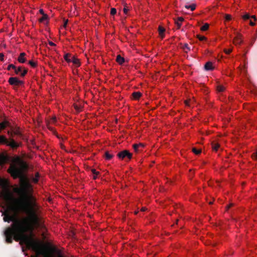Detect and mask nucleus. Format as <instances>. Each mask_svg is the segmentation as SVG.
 I'll list each match as a JSON object with an SVG mask.
<instances>
[{
  "instance_id": "obj_49",
  "label": "nucleus",
  "mask_w": 257,
  "mask_h": 257,
  "mask_svg": "<svg viewBox=\"0 0 257 257\" xmlns=\"http://www.w3.org/2000/svg\"><path fill=\"white\" fill-rule=\"evenodd\" d=\"M48 127L49 130H52L53 128L49 126V124H48Z\"/></svg>"
},
{
  "instance_id": "obj_48",
  "label": "nucleus",
  "mask_w": 257,
  "mask_h": 257,
  "mask_svg": "<svg viewBox=\"0 0 257 257\" xmlns=\"http://www.w3.org/2000/svg\"><path fill=\"white\" fill-rule=\"evenodd\" d=\"M15 134H16L17 135H20V133L19 131H16L15 132Z\"/></svg>"
},
{
  "instance_id": "obj_13",
  "label": "nucleus",
  "mask_w": 257,
  "mask_h": 257,
  "mask_svg": "<svg viewBox=\"0 0 257 257\" xmlns=\"http://www.w3.org/2000/svg\"><path fill=\"white\" fill-rule=\"evenodd\" d=\"M71 62L74 64L76 67H79L80 65V63L79 60L74 56L71 57Z\"/></svg>"
},
{
  "instance_id": "obj_28",
  "label": "nucleus",
  "mask_w": 257,
  "mask_h": 257,
  "mask_svg": "<svg viewBox=\"0 0 257 257\" xmlns=\"http://www.w3.org/2000/svg\"><path fill=\"white\" fill-rule=\"evenodd\" d=\"M232 51V48H229V49H224L223 50V52L226 54H229L230 53H231Z\"/></svg>"
},
{
  "instance_id": "obj_24",
  "label": "nucleus",
  "mask_w": 257,
  "mask_h": 257,
  "mask_svg": "<svg viewBox=\"0 0 257 257\" xmlns=\"http://www.w3.org/2000/svg\"><path fill=\"white\" fill-rule=\"evenodd\" d=\"M216 89H217V91L222 92L225 89V88L223 86L220 85H218L217 86Z\"/></svg>"
},
{
  "instance_id": "obj_46",
  "label": "nucleus",
  "mask_w": 257,
  "mask_h": 257,
  "mask_svg": "<svg viewBox=\"0 0 257 257\" xmlns=\"http://www.w3.org/2000/svg\"><path fill=\"white\" fill-rule=\"evenodd\" d=\"M122 22L123 24V25H125V23L126 22V17L125 18L124 20H122Z\"/></svg>"
},
{
  "instance_id": "obj_5",
  "label": "nucleus",
  "mask_w": 257,
  "mask_h": 257,
  "mask_svg": "<svg viewBox=\"0 0 257 257\" xmlns=\"http://www.w3.org/2000/svg\"><path fill=\"white\" fill-rule=\"evenodd\" d=\"M8 81L11 85L17 86L21 85L24 83L23 81L20 80L17 77H10Z\"/></svg>"
},
{
  "instance_id": "obj_42",
  "label": "nucleus",
  "mask_w": 257,
  "mask_h": 257,
  "mask_svg": "<svg viewBox=\"0 0 257 257\" xmlns=\"http://www.w3.org/2000/svg\"><path fill=\"white\" fill-rule=\"evenodd\" d=\"M68 22V20H66V21H65V22H64V25H63V26H64V27H66Z\"/></svg>"
},
{
  "instance_id": "obj_32",
  "label": "nucleus",
  "mask_w": 257,
  "mask_h": 257,
  "mask_svg": "<svg viewBox=\"0 0 257 257\" xmlns=\"http://www.w3.org/2000/svg\"><path fill=\"white\" fill-rule=\"evenodd\" d=\"M225 19L226 21H230L231 20V16L230 15H229V14H226L225 15Z\"/></svg>"
},
{
  "instance_id": "obj_10",
  "label": "nucleus",
  "mask_w": 257,
  "mask_h": 257,
  "mask_svg": "<svg viewBox=\"0 0 257 257\" xmlns=\"http://www.w3.org/2000/svg\"><path fill=\"white\" fill-rule=\"evenodd\" d=\"M25 56H26L25 53H24V52L21 53L18 58V61L20 63H24L26 61V60L25 58Z\"/></svg>"
},
{
  "instance_id": "obj_31",
  "label": "nucleus",
  "mask_w": 257,
  "mask_h": 257,
  "mask_svg": "<svg viewBox=\"0 0 257 257\" xmlns=\"http://www.w3.org/2000/svg\"><path fill=\"white\" fill-rule=\"evenodd\" d=\"M251 157L253 160H257V150L252 154Z\"/></svg>"
},
{
  "instance_id": "obj_47",
  "label": "nucleus",
  "mask_w": 257,
  "mask_h": 257,
  "mask_svg": "<svg viewBox=\"0 0 257 257\" xmlns=\"http://www.w3.org/2000/svg\"><path fill=\"white\" fill-rule=\"evenodd\" d=\"M185 103L186 105H189V101L188 100H185Z\"/></svg>"
},
{
  "instance_id": "obj_26",
  "label": "nucleus",
  "mask_w": 257,
  "mask_h": 257,
  "mask_svg": "<svg viewBox=\"0 0 257 257\" xmlns=\"http://www.w3.org/2000/svg\"><path fill=\"white\" fill-rule=\"evenodd\" d=\"M192 152H193L195 154H196V155H198V154H200V153H201V150L197 149H196V148H193L192 149Z\"/></svg>"
},
{
  "instance_id": "obj_8",
  "label": "nucleus",
  "mask_w": 257,
  "mask_h": 257,
  "mask_svg": "<svg viewBox=\"0 0 257 257\" xmlns=\"http://www.w3.org/2000/svg\"><path fill=\"white\" fill-rule=\"evenodd\" d=\"M158 31H159V36L161 37V38L162 39L164 38L165 36V29L164 27L160 26L158 28Z\"/></svg>"
},
{
  "instance_id": "obj_3",
  "label": "nucleus",
  "mask_w": 257,
  "mask_h": 257,
  "mask_svg": "<svg viewBox=\"0 0 257 257\" xmlns=\"http://www.w3.org/2000/svg\"><path fill=\"white\" fill-rule=\"evenodd\" d=\"M20 241L24 242L27 245L36 252L35 255H32L31 257H39L40 255H42L43 257H54L49 248L38 239L27 236Z\"/></svg>"
},
{
  "instance_id": "obj_43",
  "label": "nucleus",
  "mask_w": 257,
  "mask_h": 257,
  "mask_svg": "<svg viewBox=\"0 0 257 257\" xmlns=\"http://www.w3.org/2000/svg\"><path fill=\"white\" fill-rule=\"evenodd\" d=\"M249 24H250V26H253L255 25V23L252 22L251 21H250Z\"/></svg>"
},
{
  "instance_id": "obj_4",
  "label": "nucleus",
  "mask_w": 257,
  "mask_h": 257,
  "mask_svg": "<svg viewBox=\"0 0 257 257\" xmlns=\"http://www.w3.org/2000/svg\"><path fill=\"white\" fill-rule=\"evenodd\" d=\"M14 70L16 74H20L21 77H24L28 72V70L22 66L16 67Z\"/></svg>"
},
{
  "instance_id": "obj_40",
  "label": "nucleus",
  "mask_w": 257,
  "mask_h": 257,
  "mask_svg": "<svg viewBox=\"0 0 257 257\" xmlns=\"http://www.w3.org/2000/svg\"><path fill=\"white\" fill-rule=\"evenodd\" d=\"M49 44L51 46H56V44L55 43H54L53 42H51V41H49Z\"/></svg>"
},
{
  "instance_id": "obj_44",
  "label": "nucleus",
  "mask_w": 257,
  "mask_h": 257,
  "mask_svg": "<svg viewBox=\"0 0 257 257\" xmlns=\"http://www.w3.org/2000/svg\"><path fill=\"white\" fill-rule=\"evenodd\" d=\"M39 12H40V13L41 14H42L43 15H45V14H44V11H43L42 9H40V10H39Z\"/></svg>"
},
{
  "instance_id": "obj_19",
  "label": "nucleus",
  "mask_w": 257,
  "mask_h": 257,
  "mask_svg": "<svg viewBox=\"0 0 257 257\" xmlns=\"http://www.w3.org/2000/svg\"><path fill=\"white\" fill-rule=\"evenodd\" d=\"M8 141L7 138L4 136H0V143L1 144H8Z\"/></svg>"
},
{
  "instance_id": "obj_18",
  "label": "nucleus",
  "mask_w": 257,
  "mask_h": 257,
  "mask_svg": "<svg viewBox=\"0 0 257 257\" xmlns=\"http://www.w3.org/2000/svg\"><path fill=\"white\" fill-rule=\"evenodd\" d=\"M71 55L70 54L67 53L64 56V59L68 63L71 62Z\"/></svg>"
},
{
  "instance_id": "obj_15",
  "label": "nucleus",
  "mask_w": 257,
  "mask_h": 257,
  "mask_svg": "<svg viewBox=\"0 0 257 257\" xmlns=\"http://www.w3.org/2000/svg\"><path fill=\"white\" fill-rule=\"evenodd\" d=\"M142 96V93L140 92H135L132 94V97L134 99H139Z\"/></svg>"
},
{
  "instance_id": "obj_37",
  "label": "nucleus",
  "mask_w": 257,
  "mask_h": 257,
  "mask_svg": "<svg viewBox=\"0 0 257 257\" xmlns=\"http://www.w3.org/2000/svg\"><path fill=\"white\" fill-rule=\"evenodd\" d=\"M91 170L93 175H98L99 174V172L96 171L94 169H92Z\"/></svg>"
},
{
  "instance_id": "obj_29",
  "label": "nucleus",
  "mask_w": 257,
  "mask_h": 257,
  "mask_svg": "<svg viewBox=\"0 0 257 257\" xmlns=\"http://www.w3.org/2000/svg\"><path fill=\"white\" fill-rule=\"evenodd\" d=\"M29 64L32 67H36L37 66V63L32 61V60H31V61H29Z\"/></svg>"
},
{
  "instance_id": "obj_21",
  "label": "nucleus",
  "mask_w": 257,
  "mask_h": 257,
  "mask_svg": "<svg viewBox=\"0 0 257 257\" xmlns=\"http://www.w3.org/2000/svg\"><path fill=\"white\" fill-rule=\"evenodd\" d=\"M128 7L127 6V4L126 2L123 3V12L124 15H127L128 13Z\"/></svg>"
},
{
  "instance_id": "obj_36",
  "label": "nucleus",
  "mask_w": 257,
  "mask_h": 257,
  "mask_svg": "<svg viewBox=\"0 0 257 257\" xmlns=\"http://www.w3.org/2000/svg\"><path fill=\"white\" fill-rule=\"evenodd\" d=\"M11 68L14 69L15 68H16V66L14 65V64H10L8 66V68H7V69L8 70H10Z\"/></svg>"
},
{
  "instance_id": "obj_54",
  "label": "nucleus",
  "mask_w": 257,
  "mask_h": 257,
  "mask_svg": "<svg viewBox=\"0 0 257 257\" xmlns=\"http://www.w3.org/2000/svg\"><path fill=\"white\" fill-rule=\"evenodd\" d=\"M209 204H212V202H209Z\"/></svg>"
},
{
  "instance_id": "obj_51",
  "label": "nucleus",
  "mask_w": 257,
  "mask_h": 257,
  "mask_svg": "<svg viewBox=\"0 0 257 257\" xmlns=\"http://www.w3.org/2000/svg\"><path fill=\"white\" fill-rule=\"evenodd\" d=\"M146 210V209L145 207H143L142 209H141V211H145Z\"/></svg>"
},
{
  "instance_id": "obj_33",
  "label": "nucleus",
  "mask_w": 257,
  "mask_h": 257,
  "mask_svg": "<svg viewBox=\"0 0 257 257\" xmlns=\"http://www.w3.org/2000/svg\"><path fill=\"white\" fill-rule=\"evenodd\" d=\"M197 38L200 41H203L206 39V38L203 36L198 35Z\"/></svg>"
},
{
  "instance_id": "obj_50",
  "label": "nucleus",
  "mask_w": 257,
  "mask_h": 257,
  "mask_svg": "<svg viewBox=\"0 0 257 257\" xmlns=\"http://www.w3.org/2000/svg\"><path fill=\"white\" fill-rule=\"evenodd\" d=\"M97 175H93V179H94V180L96 179L97 178Z\"/></svg>"
},
{
  "instance_id": "obj_41",
  "label": "nucleus",
  "mask_w": 257,
  "mask_h": 257,
  "mask_svg": "<svg viewBox=\"0 0 257 257\" xmlns=\"http://www.w3.org/2000/svg\"><path fill=\"white\" fill-rule=\"evenodd\" d=\"M51 122H53V123H55L56 121V118L55 117H53L51 119Z\"/></svg>"
},
{
  "instance_id": "obj_14",
  "label": "nucleus",
  "mask_w": 257,
  "mask_h": 257,
  "mask_svg": "<svg viewBox=\"0 0 257 257\" xmlns=\"http://www.w3.org/2000/svg\"><path fill=\"white\" fill-rule=\"evenodd\" d=\"M7 144L13 148H17L19 146L18 144L14 140H12L10 142L8 141V143Z\"/></svg>"
},
{
  "instance_id": "obj_45",
  "label": "nucleus",
  "mask_w": 257,
  "mask_h": 257,
  "mask_svg": "<svg viewBox=\"0 0 257 257\" xmlns=\"http://www.w3.org/2000/svg\"><path fill=\"white\" fill-rule=\"evenodd\" d=\"M251 18L253 19L254 21H256V18H255V16L254 15L251 16Z\"/></svg>"
},
{
  "instance_id": "obj_38",
  "label": "nucleus",
  "mask_w": 257,
  "mask_h": 257,
  "mask_svg": "<svg viewBox=\"0 0 257 257\" xmlns=\"http://www.w3.org/2000/svg\"><path fill=\"white\" fill-rule=\"evenodd\" d=\"M0 60L1 61H4V55L3 53H0Z\"/></svg>"
},
{
  "instance_id": "obj_39",
  "label": "nucleus",
  "mask_w": 257,
  "mask_h": 257,
  "mask_svg": "<svg viewBox=\"0 0 257 257\" xmlns=\"http://www.w3.org/2000/svg\"><path fill=\"white\" fill-rule=\"evenodd\" d=\"M74 108L78 111H79L80 110V107L76 104L74 105Z\"/></svg>"
},
{
  "instance_id": "obj_9",
  "label": "nucleus",
  "mask_w": 257,
  "mask_h": 257,
  "mask_svg": "<svg viewBox=\"0 0 257 257\" xmlns=\"http://www.w3.org/2000/svg\"><path fill=\"white\" fill-rule=\"evenodd\" d=\"M204 67L206 70H212L214 68V64L211 62H207L206 63Z\"/></svg>"
},
{
  "instance_id": "obj_17",
  "label": "nucleus",
  "mask_w": 257,
  "mask_h": 257,
  "mask_svg": "<svg viewBox=\"0 0 257 257\" xmlns=\"http://www.w3.org/2000/svg\"><path fill=\"white\" fill-rule=\"evenodd\" d=\"M183 21L184 18L183 17H178L176 21V24L180 28Z\"/></svg>"
},
{
  "instance_id": "obj_25",
  "label": "nucleus",
  "mask_w": 257,
  "mask_h": 257,
  "mask_svg": "<svg viewBox=\"0 0 257 257\" xmlns=\"http://www.w3.org/2000/svg\"><path fill=\"white\" fill-rule=\"evenodd\" d=\"M48 19V16L47 15H43V16L40 18L39 22H43L44 21L47 20Z\"/></svg>"
},
{
  "instance_id": "obj_20",
  "label": "nucleus",
  "mask_w": 257,
  "mask_h": 257,
  "mask_svg": "<svg viewBox=\"0 0 257 257\" xmlns=\"http://www.w3.org/2000/svg\"><path fill=\"white\" fill-rule=\"evenodd\" d=\"M185 7L187 9H190L191 11H193L196 9V5L195 4L191 5H186Z\"/></svg>"
},
{
  "instance_id": "obj_11",
  "label": "nucleus",
  "mask_w": 257,
  "mask_h": 257,
  "mask_svg": "<svg viewBox=\"0 0 257 257\" xmlns=\"http://www.w3.org/2000/svg\"><path fill=\"white\" fill-rule=\"evenodd\" d=\"M40 178V174L38 172H37L35 174V177L32 176L30 179L32 182L34 183H37L39 181V179Z\"/></svg>"
},
{
  "instance_id": "obj_12",
  "label": "nucleus",
  "mask_w": 257,
  "mask_h": 257,
  "mask_svg": "<svg viewBox=\"0 0 257 257\" xmlns=\"http://www.w3.org/2000/svg\"><path fill=\"white\" fill-rule=\"evenodd\" d=\"M116 61L119 65H122L125 62V59L123 57H121L120 55H118L116 56Z\"/></svg>"
},
{
  "instance_id": "obj_6",
  "label": "nucleus",
  "mask_w": 257,
  "mask_h": 257,
  "mask_svg": "<svg viewBox=\"0 0 257 257\" xmlns=\"http://www.w3.org/2000/svg\"><path fill=\"white\" fill-rule=\"evenodd\" d=\"M117 156L121 160H124L125 159H128V151L125 150L120 152L117 154Z\"/></svg>"
},
{
  "instance_id": "obj_35",
  "label": "nucleus",
  "mask_w": 257,
  "mask_h": 257,
  "mask_svg": "<svg viewBox=\"0 0 257 257\" xmlns=\"http://www.w3.org/2000/svg\"><path fill=\"white\" fill-rule=\"evenodd\" d=\"M116 13V10L115 8H111L110 10V14L111 15H114Z\"/></svg>"
},
{
  "instance_id": "obj_22",
  "label": "nucleus",
  "mask_w": 257,
  "mask_h": 257,
  "mask_svg": "<svg viewBox=\"0 0 257 257\" xmlns=\"http://www.w3.org/2000/svg\"><path fill=\"white\" fill-rule=\"evenodd\" d=\"M209 27V24L206 23L200 28V30L202 31H206L208 29Z\"/></svg>"
},
{
  "instance_id": "obj_52",
  "label": "nucleus",
  "mask_w": 257,
  "mask_h": 257,
  "mask_svg": "<svg viewBox=\"0 0 257 257\" xmlns=\"http://www.w3.org/2000/svg\"><path fill=\"white\" fill-rule=\"evenodd\" d=\"M129 156H130V159L132 158V154L131 153H130Z\"/></svg>"
},
{
  "instance_id": "obj_16",
  "label": "nucleus",
  "mask_w": 257,
  "mask_h": 257,
  "mask_svg": "<svg viewBox=\"0 0 257 257\" xmlns=\"http://www.w3.org/2000/svg\"><path fill=\"white\" fill-rule=\"evenodd\" d=\"M133 148L136 152H139L140 151V148H143L144 146L141 144H134L133 145Z\"/></svg>"
},
{
  "instance_id": "obj_34",
  "label": "nucleus",
  "mask_w": 257,
  "mask_h": 257,
  "mask_svg": "<svg viewBox=\"0 0 257 257\" xmlns=\"http://www.w3.org/2000/svg\"><path fill=\"white\" fill-rule=\"evenodd\" d=\"M242 17L244 20H248L250 18V16H249V14H246L243 15Z\"/></svg>"
},
{
  "instance_id": "obj_30",
  "label": "nucleus",
  "mask_w": 257,
  "mask_h": 257,
  "mask_svg": "<svg viewBox=\"0 0 257 257\" xmlns=\"http://www.w3.org/2000/svg\"><path fill=\"white\" fill-rule=\"evenodd\" d=\"M7 122H3L2 123H0V127L1 129H4L6 128V126H7Z\"/></svg>"
},
{
  "instance_id": "obj_53",
  "label": "nucleus",
  "mask_w": 257,
  "mask_h": 257,
  "mask_svg": "<svg viewBox=\"0 0 257 257\" xmlns=\"http://www.w3.org/2000/svg\"><path fill=\"white\" fill-rule=\"evenodd\" d=\"M137 213H138V212H136V211H135V214H137Z\"/></svg>"
},
{
  "instance_id": "obj_23",
  "label": "nucleus",
  "mask_w": 257,
  "mask_h": 257,
  "mask_svg": "<svg viewBox=\"0 0 257 257\" xmlns=\"http://www.w3.org/2000/svg\"><path fill=\"white\" fill-rule=\"evenodd\" d=\"M104 156L107 160H110L111 159L113 155L112 154H110L108 152H105L104 154Z\"/></svg>"
},
{
  "instance_id": "obj_1",
  "label": "nucleus",
  "mask_w": 257,
  "mask_h": 257,
  "mask_svg": "<svg viewBox=\"0 0 257 257\" xmlns=\"http://www.w3.org/2000/svg\"><path fill=\"white\" fill-rule=\"evenodd\" d=\"M2 195L10 210L21 211L27 215V217L22 219H17L10 214L8 210L3 213L4 215V221L9 223L13 222L11 225L7 227L4 231L6 241L8 243H12L13 239L19 241L28 236L26 234L27 232L31 233L35 226L38 225L39 219L37 209L16 202V199L9 190L6 189Z\"/></svg>"
},
{
  "instance_id": "obj_27",
  "label": "nucleus",
  "mask_w": 257,
  "mask_h": 257,
  "mask_svg": "<svg viewBox=\"0 0 257 257\" xmlns=\"http://www.w3.org/2000/svg\"><path fill=\"white\" fill-rule=\"evenodd\" d=\"M219 148V145L218 144H214L212 145V149L213 150L217 151Z\"/></svg>"
},
{
  "instance_id": "obj_2",
  "label": "nucleus",
  "mask_w": 257,
  "mask_h": 257,
  "mask_svg": "<svg viewBox=\"0 0 257 257\" xmlns=\"http://www.w3.org/2000/svg\"><path fill=\"white\" fill-rule=\"evenodd\" d=\"M28 169V164L20 157H17L13 159L8 172L14 179L19 178L20 180V187L14 189V191L20 197L19 199H16V202L37 209L35 198L31 193L32 186L25 175Z\"/></svg>"
},
{
  "instance_id": "obj_7",
  "label": "nucleus",
  "mask_w": 257,
  "mask_h": 257,
  "mask_svg": "<svg viewBox=\"0 0 257 257\" xmlns=\"http://www.w3.org/2000/svg\"><path fill=\"white\" fill-rule=\"evenodd\" d=\"M242 43V36L240 34H237L233 39V43L235 45H240Z\"/></svg>"
}]
</instances>
